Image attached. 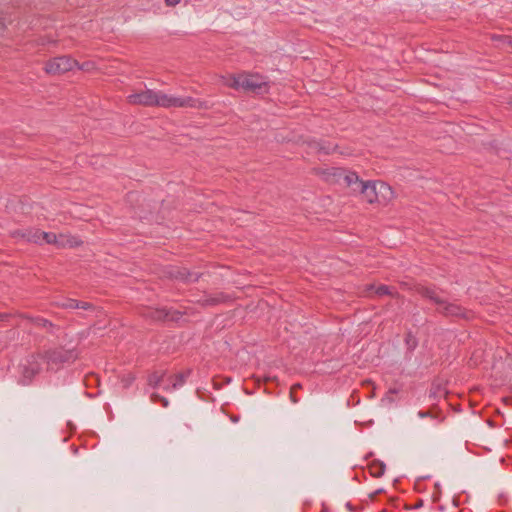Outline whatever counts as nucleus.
Returning <instances> with one entry per match:
<instances>
[{"label": "nucleus", "instance_id": "nucleus-1", "mask_svg": "<svg viewBox=\"0 0 512 512\" xmlns=\"http://www.w3.org/2000/svg\"><path fill=\"white\" fill-rule=\"evenodd\" d=\"M413 290L424 299L434 303L437 308L436 312L443 315L444 317L451 318L454 320H465L470 321L474 318V313L457 303L449 302L440 296L441 289L435 285L426 286L423 284H415Z\"/></svg>", "mask_w": 512, "mask_h": 512}, {"label": "nucleus", "instance_id": "nucleus-2", "mask_svg": "<svg viewBox=\"0 0 512 512\" xmlns=\"http://www.w3.org/2000/svg\"><path fill=\"white\" fill-rule=\"evenodd\" d=\"M127 101L131 105L159 106L163 108L171 107H196L198 100L192 97H173L161 91L146 89L134 92L127 96Z\"/></svg>", "mask_w": 512, "mask_h": 512}, {"label": "nucleus", "instance_id": "nucleus-3", "mask_svg": "<svg viewBox=\"0 0 512 512\" xmlns=\"http://www.w3.org/2000/svg\"><path fill=\"white\" fill-rule=\"evenodd\" d=\"M226 85L235 90L243 89L254 94H265L268 92V83L259 74L240 73L230 76Z\"/></svg>", "mask_w": 512, "mask_h": 512}, {"label": "nucleus", "instance_id": "nucleus-4", "mask_svg": "<svg viewBox=\"0 0 512 512\" xmlns=\"http://www.w3.org/2000/svg\"><path fill=\"white\" fill-rule=\"evenodd\" d=\"M349 183H352L351 189L353 192H359L363 198L370 204L378 203L377 187L375 181L364 182L360 180L358 175L348 176Z\"/></svg>", "mask_w": 512, "mask_h": 512}, {"label": "nucleus", "instance_id": "nucleus-5", "mask_svg": "<svg viewBox=\"0 0 512 512\" xmlns=\"http://www.w3.org/2000/svg\"><path fill=\"white\" fill-rule=\"evenodd\" d=\"M315 173L328 183H344L351 187L348 176L357 175V173L348 171L339 167L315 168Z\"/></svg>", "mask_w": 512, "mask_h": 512}, {"label": "nucleus", "instance_id": "nucleus-6", "mask_svg": "<svg viewBox=\"0 0 512 512\" xmlns=\"http://www.w3.org/2000/svg\"><path fill=\"white\" fill-rule=\"evenodd\" d=\"M44 357L48 367L53 368L64 363L74 362L78 358V353L74 349L60 347L47 350Z\"/></svg>", "mask_w": 512, "mask_h": 512}, {"label": "nucleus", "instance_id": "nucleus-7", "mask_svg": "<svg viewBox=\"0 0 512 512\" xmlns=\"http://www.w3.org/2000/svg\"><path fill=\"white\" fill-rule=\"evenodd\" d=\"M78 66V62L70 56H58L50 59L45 64V71L48 74L59 75L72 70Z\"/></svg>", "mask_w": 512, "mask_h": 512}, {"label": "nucleus", "instance_id": "nucleus-8", "mask_svg": "<svg viewBox=\"0 0 512 512\" xmlns=\"http://www.w3.org/2000/svg\"><path fill=\"white\" fill-rule=\"evenodd\" d=\"M142 315L154 321H177L182 316L179 311H172L166 308L147 307L142 311Z\"/></svg>", "mask_w": 512, "mask_h": 512}, {"label": "nucleus", "instance_id": "nucleus-9", "mask_svg": "<svg viewBox=\"0 0 512 512\" xmlns=\"http://www.w3.org/2000/svg\"><path fill=\"white\" fill-rule=\"evenodd\" d=\"M42 361H45L44 354L37 353L29 355L26 358L25 363L22 365L23 377L28 381H31V379L41 371Z\"/></svg>", "mask_w": 512, "mask_h": 512}, {"label": "nucleus", "instance_id": "nucleus-10", "mask_svg": "<svg viewBox=\"0 0 512 512\" xmlns=\"http://www.w3.org/2000/svg\"><path fill=\"white\" fill-rule=\"evenodd\" d=\"M45 242L47 244H54L57 247H62L65 244H69L71 247L74 245H77L76 242L67 239L65 241V237L63 235H60L59 237L54 233H48V232H42L40 231V243Z\"/></svg>", "mask_w": 512, "mask_h": 512}, {"label": "nucleus", "instance_id": "nucleus-11", "mask_svg": "<svg viewBox=\"0 0 512 512\" xmlns=\"http://www.w3.org/2000/svg\"><path fill=\"white\" fill-rule=\"evenodd\" d=\"M189 374H190V371L188 370L186 372H181V373H178L175 375H170L166 379L167 384L164 386V390L167 392H171L173 390H176V389L182 387L185 384L186 379Z\"/></svg>", "mask_w": 512, "mask_h": 512}, {"label": "nucleus", "instance_id": "nucleus-12", "mask_svg": "<svg viewBox=\"0 0 512 512\" xmlns=\"http://www.w3.org/2000/svg\"><path fill=\"white\" fill-rule=\"evenodd\" d=\"M170 275L175 279H179L188 283L196 282L200 277V274L197 272H191L186 268L179 267L172 268Z\"/></svg>", "mask_w": 512, "mask_h": 512}, {"label": "nucleus", "instance_id": "nucleus-13", "mask_svg": "<svg viewBox=\"0 0 512 512\" xmlns=\"http://www.w3.org/2000/svg\"><path fill=\"white\" fill-rule=\"evenodd\" d=\"M11 235L15 238H23L28 242L40 243V230L27 228L14 230Z\"/></svg>", "mask_w": 512, "mask_h": 512}, {"label": "nucleus", "instance_id": "nucleus-14", "mask_svg": "<svg viewBox=\"0 0 512 512\" xmlns=\"http://www.w3.org/2000/svg\"><path fill=\"white\" fill-rule=\"evenodd\" d=\"M377 198L379 204H386L393 199L392 188L382 181H376Z\"/></svg>", "mask_w": 512, "mask_h": 512}, {"label": "nucleus", "instance_id": "nucleus-15", "mask_svg": "<svg viewBox=\"0 0 512 512\" xmlns=\"http://www.w3.org/2000/svg\"><path fill=\"white\" fill-rule=\"evenodd\" d=\"M364 292L365 295L367 296H370V293L374 292L378 296L389 295L391 297H399V293L397 291L392 290L387 285H380L376 288L374 284H369L366 285Z\"/></svg>", "mask_w": 512, "mask_h": 512}, {"label": "nucleus", "instance_id": "nucleus-16", "mask_svg": "<svg viewBox=\"0 0 512 512\" xmlns=\"http://www.w3.org/2000/svg\"><path fill=\"white\" fill-rule=\"evenodd\" d=\"M227 296L223 293H218L213 296L211 295H204L199 299H196L195 302L200 304L201 306H215L220 303H223L227 300Z\"/></svg>", "mask_w": 512, "mask_h": 512}, {"label": "nucleus", "instance_id": "nucleus-17", "mask_svg": "<svg viewBox=\"0 0 512 512\" xmlns=\"http://www.w3.org/2000/svg\"><path fill=\"white\" fill-rule=\"evenodd\" d=\"M166 379V371L160 370V371H154L149 374L148 376V385L157 388L162 382H164Z\"/></svg>", "mask_w": 512, "mask_h": 512}, {"label": "nucleus", "instance_id": "nucleus-18", "mask_svg": "<svg viewBox=\"0 0 512 512\" xmlns=\"http://www.w3.org/2000/svg\"><path fill=\"white\" fill-rule=\"evenodd\" d=\"M21 317L31 321L36 326H40L46 329H51L54 327V324L52 322L42 317H31L25 314H22Z\"/></svg>", "mask_w": 512, "mask_h": 512}, {"label": "nucleus", "instance_id": "nucleus-19", "mask_svg": "<svg viewBox=\"0 0 512 512\" xmlns=\"http://www.w3.org/2000/svg\"><path fill=\"white\" fill-rule=\"evenodd\" d=\"M368 468H369L370 474L375 478L381 477L385 472V464L379 460H374L369 465Z\"/></svg>", "mask_w": 512, "mask_h": 512}, {"label": "nucleus", "instance_id": "nucleus-20", "mask_svg": "<svg viewBox=\"0 0 512 512\" xmlns=\"http://www.w3.org/2000/svg\"><path fill=\"white\" fill-rule=\"evenodd\" d=\"M52 304L56 307L63 309H76L78 306V300L65 298L60 300H54Z\"/></svg>", "mask_w": 512, "mask_h": 512}, {"label": "nucleus", "instance_id": "nucleus-21", "mask_svg": "<svg viewBox=\"0 0 512 512\" xmlns=\"http://www.w3.org/2000/svg\"><path fill=\"white\" fill-rule=\"evenodd\" d=\"M491 39L493 41L499 42L503 46H507L512 48V37L508 35H492Z\"/></svg>", "mask_w": 512, "mask_h": 512}, {"label": "nucleus", "instance_id": "nucleus-22", "mask_svg": "<svg viewBox=\"0 0 512 512\" xmlns=\"http://www.w3.org/2000/svg\"><path fill=\"white\" fill-rule=\"evenodd\" d=\"M405 343H406L407 348L409 350L415 349L417 344H418L416 337L411 332H408L406 334V336H405Z\"/></svg>", "mask_w": 512, "mask_h": 512}, {"label": "nucleus", "instance_id": "nucleus-23", "mask_svg": "<svg viewBox=\"0 0 512 512\" xmlns=\"http://www.w3.org/2000/svg\"><path fill=\"white\" fill-rule=\"evenodd\" d=\"M135 380V376L132 373L124 374L121 377V383L123 388H128Z\"/></svg>", "mask_w": 512, "mask_h": 512}, {"label": "nucleus", "instance_id": "nucleus-24", "mask_svg": "<svg viewBox=\"0 0 512 512\" xmlns=\"http://www.w3.org/2000/svg\"><path fill=\"white\" fill-rule=\"evenodd\" d=\"M151 401L154 403H160L163 407H168L169 405V401L157 393H153L151 395Z\"/></svg>", "mask_w": 512, "mask_h": 512}, {"label": "nucleus", "instance_id": "nucleus-25", "mask_svg": "<svg viewBox=\"0 0 512 512\" xmlns=\"http://www.w3.org/2000/svg\"><path fill=\"white\" fill-rule=\"evenodd\" d=\"M76 309L94 310L95 306L90 302L78 301V306Z\"/></svg>", "mask_w": 512, "mask_h": 512}, {"label": "nucleus", "instance_id": "nucleus-26", "mask_svg": "<svg viewBox=\"0 0 512 512\" xmlns=\"http://www.w3.org/2000/svg\"><path fill=\"white\" fill-rule=\"evenodd\" d=\"M317 146H318V151L322 152L324 154H329L333 150L331 147H326V146H323L320 144H317Z\"/></svg>", "mask_w": 512, "mask_h": 512}, {"label": "nucleus", "instance_id": "nucleus-27", "mask_svg": "<svg viewBox=\"0 0 512 512\" xmlns=\"http://www.w3.org/2000/svg\"><path fill=\"white\" fill-rule=\"evenodd\" d=\"M296 392L293 391V390H290V400L293 402V403H298V398L296 397Z\"/></svg>", "mask_w": 512, "mask_h": 512}, {"label": "nucleus", "instance_id": "nucleus-28", "mask_svg": "<svg viewBox=\"0 0 512 512\" xmlns=\"http://www.w3.org/2000/svg\"><path fill=\"white\" fill-rule=\"evenodd\" d=\"M179 2L180 0H165L166 5L171 7L177 5Z\"/></svg>", "mask_w": 512, "mask_h": 512}, {"label": "nucleus", "instance_id": "nucleus-29", "mask_svg": "<svg viewBox=\"0 0 512 512\" xmlns=\"http://www.w3.org/2000/svg\"><path fill=\"white\" fill-rule=\"evenodd\" d=\"M397 393H398V390L396 388H390L389 391L386 394V398H389L390 395H394V394H397Z\"/></svg>", "mask_w": 512, "mask_h": 512}, {"label": "nucleus", "instance_id": "nucleus-30", "mask_svg": "<svg viewBox=\"0 0 512 512\" xmlns=\"http://www.w3.org/2000/svg\"><path fill=\"white\" fill-rule=\"evenodd\" d=\"M301 388H302L301 384L296 383V384H294V385L291 387V389H290V390H293V391H295V392H296L297 390H299V389H301Z\"/></svg>", "mask_w": 512, "mask_h": 512}, {"label": "nucleus", "instance_id": "nucleus-31", "mask_svg": "<svg viewBox=\"0 0 512 512\" xmlns=\"http://www.w3.org/2000/svg\"><path fill=\"white\" fill-rule=\"evenodd\" d=\"M90 67V63H84L83 65L79 66V69L81 70H88Z\"/></svg>", "mask_w": 512, "mask_h": 512}, {"label": "nucleus", "instance_id": "nucleus-32", "mask_svg": "<svg viewBox=\"0 0 512 512\" xmlns=\"http://www.w3.org/2000/svg\"><path fill=\"white\" fill-rule=\"evenodd\" d=\"M9 318L8 314L0 313V321H6Z\"/></svg>", "mask_w": 512, "mask_h": 512}, {"label": "nucleus", "instance_id": "nucleus-33", "mask_svg": "<svg viewBox=\"0 0 512 512\" xmlns=\"http://www.w3.org/2000/svg\"><path fill=\"white\" fill-rule=\"evenodd\" d=\"M418 415L422 418L427 417L429 415V412L419 411Z\"/></svg>", "mask_w": 512, "mask_h": 512}, {"label": "nucleus", "instance_id": "nucleus-34", "mask_svg": "<svg viewBox=\"0 0 512 512\" xmlns=\"http://www.w3.org/2000/svg\"><path fill=\"white\" fill-rule=\"evenodd\" d=\"M390 402H393L394 401V398H393V395H390L389 398H387Z\"/></svg>", "mask_w": 512, "mask_h": 512}, {"label": "nucleus", "instance_id": "nucleus-35", "mask_svg": "<svg viewBox=\"0 0 512 512\" xmlns=\"http://www.w3.org/2000/svg\"><path fill=\"white\" fill-rule=\"evenodd\" d=\"M232 420L236 422V421H238V418L237 417H233Z\"/></svg>", "mask_w": 512, "mask_h": 512}]
</instances>
